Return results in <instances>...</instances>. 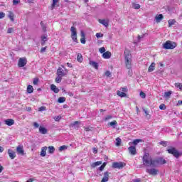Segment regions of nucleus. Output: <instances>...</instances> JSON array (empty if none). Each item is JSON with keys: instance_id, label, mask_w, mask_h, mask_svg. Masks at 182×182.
Wrapping results in <instances>:
<instances>
[{"instance_id": "1", "label": "nucleus", "mask_w": 182, "mask_h": 182, "mask_svg": "<svg viewBox=\"0 0 182 182\" xmlns=\"http://www.w3.org/2000/svg\"><path fill=\"white\" fill-rule=\"evenodd\" d=\"M142 163L145 167H154V159L150 156L149 153H145L143 156Z\"/></svg>"}, {"instance_id": "2", "label": "nucleus", "mask_w": 182, "mask_h": 182, "mask_svg": "<svg viewBox=\"0 0 182 182\" xmlns=\"http://www.w3.org/2000/svg\"><path fill=\"white\" fill-rule=\"evenodd\" d=\"M124 56L127 69H132V53H130V50L126 49L124 53Z\"/></svg>"}, {"instance_id": "3", "label": "nucleus", "mask_w": 182, "mask_h": 182, "mask_svg": "<svg viewBox=\"0 0 182 182\" xmlns=\"http://www.w3.org/2000/svg\"><path fill=\"white\" fill-rule=\"evenodd\" d=\"M177 47V43L171 41H167L165 43L163 44L164 49H174Z\"/></svg>"}, {"instance_id": "4", "label": "nucleus", "mask_w": 182, "mask_h": 182, "mask_svg": "<svg viewBox=\"0 0 182 182\" xmlns=\"http://www.w3.org/2000/svg\"><path fill=\"white\" fill-rule=\"evenodd\" d=\"M71 38L73 42L77 43V32L76 31V28L72 26L70 28Z\"/></svg>"}, {"instance_id": "5", "label": "nucleus", "mask_w": 182, "mask_h": 182, "mask_svg": "<svg viewBox=\"0 0 182 182\" xmlns=\"http://www.w3.org/2000/svg\"><path fill=\"white\" fill-rule=\"evenodd\" d=\"M167 151L168 153H169V154H173L174 157H176V159H178V157H180V153L174 147H171V149H168Z\"/></svg>"}, {"instance_id": "6", "label": "nucleus", "mask_w": 182, "mask_h": 182, "mask_svg": "<svg viewBox=\"0 0 182 182\" xmlns=\"http://www.w3.org/2000/svg\"><path fill=\"white\" fill-rule=\"evenodd\" d=\"M146 171L150 176H157L159 174V169H156L154 167H152L151 168H146Z\"/></svg>"}, {"instance_id": "7", "label": "nucleus", "mask_w": 182, "mask_h": 182, "mask_svg": "<svg viewBox=\"0 0 182 182\" xmlns=\"http://www.w3.org/2000/svg\"><path fill=\"white\" fill-rule=\"evenodd\" d=\"M154 167H157L159 164H166V163H167V161H166L165 159L163 158H158L156 159H154Z\"/></svg>"}, {"instance_id": "8", "label": "nucleus", "mask_w": 182, "mask_h": 182, "mask_svg": "<svg viewBox=\"0 0 182 182\" xmlns=\"http://www.w3.org/2000/svg\"><path fill=\"white\" fill-rule=\"evenodd\" d=\"M28 63V60L25 58H19L18 66V68H23V66L26 65V63Z\"/></svg>"}, {"instance_id": "9", "label": "nucleus", "mask_w": 182, "mask_h": 182, "mask_svg": "<svg viewBox=\"0 0 182 182\" xmlns=\"http://www.w3.org/2000/svg\"><path fill=\"white\" fill-rule=\"evenodd\" d=\"M113 168H119V170L124 167V163L123 162H114L112 164Z\"/></svg>"}, {"instance_id": "10", "label": "nucleus", "mask_w": 182, "mask_h": 182, "mask_svg": "<svg viewBox=\"0 0 182 182\" xmlns=\"http://www.w3.org/2000/svg\"><path fill=\"white\" fill-rule=\"evenodd\" d=\"M16 152L20 154L21 156H23L25 154V151L23 150V146L18 145L16 147Z\"/></svg>"}, {"instance_id": "11", "label": "nucleus", "mask_w": 182, "mask_h": 182, "mask_svg": "<svg viewBox=\"0 0 182 182\" xmlns=\"http://www.w3.org/2000/svg\"><path fill=\"white\" fill-rule=\"evenodd\" d=\"M164 16H163V14H157L155 18H154V21L156 23H160V22H161V21H163Z\"/></svg>"}, {"instance_id": "12", "label": "nucleus", "mask_w": 182, "mask_h": 182, "mask_svg": "<svg viewBox=\"0 0 182 182\" xmlns=\"http://www.w3.org/2000/svg\"><path fill=\"white\" fill-rule=\"evenodd\" d=\"M7 153L11 160H14V159H15V157H16V154L11 149H8Z\"/></svg>"}, {"instance_id": "13", "label": "nucleus", "mask_w": 182, "mask_h": 182, "mask_svg": "<svg viewBox=\"0 0 182 182\" xmlns=\"http://www.w3.org/2000/svg\"><path fill=\"white\" fill-rule=\"evenodd\" d=\"M128 150L130 153V154H132V156H136V154H137V151H136V146H131L128 148Z\"/></svg>"}, {"instance_id": "14", "label": "nucleus", "mask_w": 182, "mask_h": 182, "mask_svg": "<svg viewBox=\"0 0 182 182\" xmlns=\"http://www.w3.org/2000/svg\"><path fill=\"white\" fill-rule=\"evenodd\" d=\"M98 21L100 23H101V25L105 26V28H107V26H109V20L99 19Z\"/></svg>"}, {"instance_id": "15", "label": "nucleus", "mask_w": 182, "mask_h": 182, "mask_svg": "<svg viewBox=\"0 0 182 182\" xmlns=\"http://www.w3.org/2000/svg\"><path fill=\"white\" fill-rule=\"evenodd\" d=\"M109 181V172H105L104 176L101 181V182H108Z\"/></svg>"}, {"instance_id": "16", "label": "nucleus", "mask_w": 182, "mask_h": 182, "mask_svg": "<svg viewBox=\"0 0 182 182\" xmlns=\"http://www.w3.org/2000/svg\"><path fill=\"white\" fill-rule=\"evenodd\" d=\"M46 150H48V146L42 147L41 152L40 154L41 157H45L46 156Z\"/></svg>"}, {"instance_id": "17", "label": "nucleus", "mask_w": 182, "mask_h": 182, "mask_svg": "<svg viewBox=\"0 0 182 182\" xmlns=\"http://www.w3.org/2000/svg\"><path fill=\"white\" fill-rule=\"evenodd\" d=\"M112 56V53L107 51L102 54V58L104 59H110Z\"/></svg>"}, {"instance_id": "18", "label": "nucleus", "mask_w": 182, "mask_h": 182, "mask_svg": "<svg viewBox=\"0 0 182 182\" xmlns=\"http://www.w3.org/2000/svg\"><path fill=\"white\" fill-rule=\"evenodd\" d=\"M57 75L58 76H61V77H63L65 76V71H63V70L60 68H59L58 70H57Z\"/></svg>"}, {"instance_id": "19", "label": "nucleus", "mask_w": 182, "mask_h": 182, "mask_svg": "<svg viewBox=\"0 0 182 182\" xmlns=\"http://www.w3.org/2000/svg\"><path fill=\"white\" fill-rule=\"evenodd\" d=\"M90 66H92V68H95V69H99V64L93 60H90Z\"/></svg>"}, {"instance_id": "20", "label": "nucleus", "mask_w": 182, "mask_h": 182, "mask_svg": "<svg viewBox=\"0 0 182 182\" xmlns=\"http://www.w3.org/2000/svg\"><path fill=\"white\" fill-rule=\"evenodd\" d=\"M50 90L54 92V93H59V88L56 87V85L52 84L50 85Z\"/></svg>"}, {"instance_id": "21", "label": "nucleus", "mask_w": 182, "mask_h": 182, "mask_svg": "<svg viewBox=\"0 0 182 182\" xmlns=\"http://www.w3.org/2000/svg\"><path fill=\"white\" fill-rule=\"evenodd\" d=\"M5 123L7 126H13L15 124V121L12 119H7L5 121Z\"/></svg>"}, {"instance_id": "22", "label": "nucleus", "mask_w": 182, "mask_h": 182, "mask_svg": "<svg viewBox=\"0 0 182 182\" xmlns=\"http://www.w3.org/2000/svg\"><path fill=\"white\" fill-rule=\"evenodd\" d=\"M154 69H156V63H152L148 69L149 72H153V70H154Z\"/></svg>"}, {"instance_id": "23", "label": "nucleus", "mask_w": 182, "mask_h": 182, "mask_svg": "<svg viewBox=\"0 0 182 182\" xmlns=\"http://www.w3.org/2000/svg\"><path fill=\"white\" fill-rule=\"evenodd\" d=\"M41 41H42L41 45H42V46H43L45 45V42H47V41H48V36H46V35L42 36Z\"/></svg>"}, {"instance_id": "24", "label": "nucleus", "mask_w": 182, "mask_h": 182, "mask_svg": "<svg viewBox=\"0 0 182 182\" xmlns=\"http://www.w3.org/2000/svg\"><path fill=\"white\" fill-rule=\"evenodd\" d=\"M39 132L41 133V134H46V133H48V129L45 127H40Z\"/></svg>"}, {"instance_id": "25", "label": "nucleus", "mask_w": 182, "mask_h": 182, "mask_svg": "<svg viewBox=\"0 0 182 182\" xmlns=\"http://www.w3.org/2000/svg\"><path fill=\"white\" fill-rule=\"evenodd\" d=\"M140 141H141V139H134L132 143L129 142V146H132V144H134V146H137V144H139Z\"/></svg>"}, {"instance_id": "26", "label": "nucleus", "mask_w": 182, "mask_h": 182, "mask_svg": "<svg viewBox=\"0 0 182 182\" xmlns=\"http://www.w3.org/2000/svg\"><path fill=\"white\" fill-rule=\"evenodd\" d=\"M102 163V161H97V162L92 163L91 164V167H92V168H95V167H97V166H100Z\"/></svg>"}, {"instance_id": "27", "label": "nucleus", "mask_w": 182, "mask_h": 182, "mask_svg": "<svg viewBox=\"0 0 182 182\" xmlns=\"http://www.w3.org/2000/svg\"><path fill=\"white\" fill-rule=\"evenodd\" d=\"M117 95L118 96H119L120 97H126V93L124 92L123 91L122 92V91H117Z\"/></svg>"}, {"instance_id": "28", "label": "nucleus", "mask_w": 182, "mask_h": 182, "mask_svg": "<svg viewBox=\"0 0 182 182\" xmlns=\"http://www.w3.org/2000/svg\"><path fill=\"white\" fill-rule=\"evenodd\" d=\"M27 92L29 94L33 93V87L32 85H28L27 87Z\"/></svg>"}, {"instance_id": "29", "label": "nucleus", "mask_w": 182, "mask_h": 182, "mask_svg": "<svg viewBox=\"0 0 182 182\" xmlns=\"http://www.w3.org/2000/svg\"><path fill=\"white\" fill-rule=\"evenodd\" d=\"M48 153H50V154H53V153H55V147L53 146H48Z\"/></svg>"}, {"instance_id": "30", "label": "nucleus", "mask_w": 182, "mask_h": 182, "mask_svg": "<svg viewBox=\"0 0 182 182\" xmlns=\"http://www.w3.org/2000/svg\"><path fill=\"white\" fill-rule=\"evenodd\" d=\"M58 103H65L66 102V98L65 97H60L58 100Z\"/></svg>"}, {"instance_id": "31", "label": "nucleus", "mask_w": 182, "mask_h": 182, "mask_svg": "<svg viewBox=\"0 0 182 182\" xmlns=\"http://www.w3.org/2000/svg\"><path fill=\"white\" fill-rule=\"evenodd\" d=\"M168 26H173V25H174V23H176V20L174 19H171L168 21Z\"/></svg>"}, {"instance_id": "32", "label": "nucleus", "mask_w": 182, "mask_h": 182, "mask_svg": "<svg viewBox=\"0 0 182 182\" xmlns=\"http://www.w3.org/2000/svg\"><path fill=\"white\" fill-rule=\"evenodd\" d=\"M143 110L145 113V116H146V119H150L151 117V116L149 114V112L147 111V109H144Z\"/></svg>"}, {"instance_id": "33", "label": "nucleus", "mask_w": 182, "mask_h": 182, "mask_svg": "<svg viewBox=\"0 0 182 182\" xmlns=\"http://www.w3.org/2000/svg\"><path fill=\"white\" fill-rule=\"evenodd\" d=\"M132 8H134V9H140V4L133 3L132 4Z\"/></svg>"}, {"instance_id": "34", "label": "nucleus", "mask_w": 182, "mask_h": 182, "mask_svg": "<svg viewBox=\"0 0 182 182\" xmlns=\"http://www.w3.org/2000/svg\"><path fill=\"white\" fill-rule=\"evenodd\" d=\"M175 87H177L179 90H182V84L179 82L175 83Z\"/></svg>"}, {"instance_id": "35", "label": "nucleus", "mask_w": 182, "mask_h": 182, "mask_svg": "<svg viewBox=\"0 0 182 182\" xmlns=\"http://www.w3.org/2000/svg\"><path fill=\"white\" fill-rule=\"evenodd\" d=\"M77 60L78 62H80L82 63V60H83V58L82 57V54H78L77 56Z\"/></svg>"}, {"instance_id": "36", "label": "nucleus", "mask_w": 182, "mask_h": 182, "mask_svg": "<svg viewBox=\"0 0 182 182\" xmlns=\"http://www.w3.org/2000/svg\"><path fill=\"white\" fill-rule=\"evenodd\" d=\"M116 146L117 147H119V146H120L121 143H122V139L120 138H117L116 139Z\"/></svg>"}, {"instance_id": "37", "label": "nucleus", "mask_w": 182, "mask_h": 182, "mask_svg": "<svg viewBox=\"0 0 182 182\" xmlns=\"http://www.w3.org/2000/svg\"><path fill=\"white\" fill-rule=\"evenodd\" d=\"M146 35L147 34H142L141 36H138V42H141V41H143V38H144V36H146Z\"/></svg>"}, {"instance_id": "38", "label": "nucleus", "mask_w": 182, "mask_h": 182, "mask_svg": "<svg viewBox=\"0 0 182 182\" xmlns=\"http://www.w3.org/2000/svg\"><path fill=\"white\" fill-rule=\"evenodd\" d=\"M9 18L11 22H14V13L10 11L9 14Z\"/></svg>"}, {"instance_id": "39", "label": "nucleus", "mask_w": 182, "mask_h": 182, "mask_svg": "<svg viewBox=\"0 0 182 182\" xmlns=\"http://www.w3.org/2000/svg\"><path fill=\"white\" fill-rule=\"evenodd\" d=\"M62 76L58 75V77L55 78V82L57 83H60V82H62Z\"/></svg>"}, {"instance_id": "40", "label": "nucleus", "mask_w": 182, "mask_h": 182, "mask_svg": "<svg viewBox=\"0 0 182 182\" xmlns=\"http://www.w3.org/2000/svg\"><path fill=\"white\" fill-rule=\"evenodd\" d=\"M68 149V146L66 145H63L59 147L60 151H63V150H66Z\"/></svg>"}, {"instance_id": "41", "label": "nucleus", "mask_w": 182, "mask_h": 182, "mask_svg": "<svg viewBox=\"0 0 182 182\" xmlns=\"http://www.w3.org/2000/svg\"><path fill=\"white\" fill-rule=\"evenodd\" d=\"M59 2V0H53V4L51 6L52 9H53V8H55V6H56V4Z\"/></svg>"}, {"instance_id": "42", "label": "nucleus", "mask_w": 182, "mask_h": 182, "mask_svg": "<svg viewBox=\"0 0 182 182\" xmlns=\"http://www.w3.org/2000/svg\"><path fill=\"white\" fill-rule=\"evenodd\" d=\"M106 162H104L103 164L99 168L100 171H103L105 170V167H106Z\"/></svg>"}, {"instance_id": "43", "label": "nucleus", "mask_w": 182, "mask_h": 182, "mask_svg": "<svg viewBox=\"0 0 182 182\" xmlns=\"http://www.w3.org/2000/svg\"><path fill=\"white\" fill-rule=\"evenodd\" d=\"M171 96V91H168L164 93V97H170Z\"/></svg>"}, {"instance_id": "44", "label": "nucleus", "mask_w": 182, "mask_h": 182, "mask_svg": "<svg viewBox=\"0 0 182 182\" xmlns=\"http://www.w3.org/2000/svg\"><path fill=\"white\" fill-rule=\"evenodd\" d=\"M110 119H113V116L112 115H107L105 118V121L107 122V120H110Z\"/></svg>"}, {"instance_id": "45", "label": "nucleus", "mask_w": 182, "mask_h": 182, "mask_svg": "<svg viewBox=\"0 0 182 182\" xmlns=\"http://www.w3.org/2000/svg\"><path fill=\"white\" fill-rule=\"evenodd\" d=\"M140 97H141V99H146V93H144L143 91H141L139 93Z\"/></svg>"}, {"instance_id": "46", "label": "nucleus", "mask_w": 182, "mask_h": 182, "mask_svg": "<svg viewBox=\"0 0 182 182\" xmlns=\"http://www.w3.org/2000/svg\"><path fill=\"white\" fill-rule=\"evenodd\" d=\"M116 124H117V121H112V122L109 123V125L112 126V127L116 126Z\"/></svg>"}, {"instance_id": "47", "label": "nucleus", "mask_w": 182, "mask_h": 182, "mask_svg": "<svg viewBox=\"0 0 182 182\" xmlns=\"http://www.w3.org/2000/svg\"><path fill=\"white\" fill-rule=\"evenodd\" d=\"M96 38H103V33H97L95 35Z\"/></svg>"}, {"instance_id": "48", "label": "nucleus", "mask_w": 182, "mask_h": 182, "mask_svg": "<svg viewBox=\"0 0 182 182\" xmlns=\"http://www.w3.org/2000/svg\"><path fill=\"white\" fill-rule=\"evenodd\" d=\"M33 85H38V83H39V79L38 78H34L33 80Z\"/></svg>"}, {"instance_id": "49", "label": "nucleus", "mask_w": 182, "mask_h": 182, "mask_svg": "<svg viewBox=\"0 0 182 182\" xmlns=\"http://www.w3.org/2000/svg\"><path fill=\"white\" fill-rule=\"evenodd\" d=\"M161 110H166V105L164 104H161L159 106Z\"/></svg>"}, {"instance_id": "50", "label": "nucleus", "mask_w": 182, "mask_h": 182, "mask_svg": "<svg viewBox=\"0 0 182 182\" xmlns=\"http://www.w3.org/2000/svg\"><path fill=\"white\" fill-rule=\"evenodd\" d=\"M41 25L43 28V31H44V32H46V26L45 24H43V21L41 22Z\"/></svg>"}, {"instance_id": "51", "label": "nucleus", "mask_w": 182, "mask_h": 182, "mask_svg": "<svg viewBox=\"0 0 182 182\" xmlns=\"http://www.w3.org/2000/svg\"><path fill=\"white\" fill-rule=\"evenodd\" d=\"M99 50L101 53H105L106 52V48H105V47H102L99 49Z\"/></svg>"}, {"instance_id": "52", "label": "nucleus", "mask_w": 182, "mask_h": 182, "mask_svg": "<svg viewBox=\"0 0 182 182\" xmlns=\"http://www.w3.org/2000/svg\"><path fill=\"white\" fill-rule=\"evenodd\" d=\"M160 144L161 146H164V147H166L167 146V141H162L160 142Z\"/></svg>"}, {"instance_id": "53", "label": "nucleus", "mask_w": 182, "mask_h": 182, "mask_svg": "<svg viewBox=\"0 0 182 182\" xmlns=\"http://www.w3.org/2000/svg\"><path fill=\"white\" fill-rule=\"evenodd\" d=\"M60 119H62V117H60V116H56L54 117V120L55 122H59V120H60Z\"/></svg>"}, {"instance_id": "54", "label": "nucleus", "mask_w": 182, "mask_h": 182, "mask_svg": "<svg viewBox=\"0 0 182 182\" xmlns=\"http://www.w3.org/2000/svg\"><path fill=\"white\" fill-rule=\"evenodd\" d=\"M45 110H46V107H41L38 108L39 112H45Z\"/></svg>"}, {"instance_id": "55", "label": "nucleus", "mask_w": 182, "mask_h": 182, "mask_svg": "<svg viewBox=\"0 0 182 182\" xmlns=\"http://www.w3.org/2000/svg\"><path fill=\"white\" fill-rule=\"evenodd\" d=\"M14 28H9L7 30V33H13Z\"/></svg>"}, {"instance_id": "56", "label": "nucleus", "mask_w": 182, "mask_h": 182, "mask_svg": "<svg viewBox=\"0 0 182 182\" xmlns=\"http://www.w3.org/2000/svg\"><path fill=\"white\" fill-rule=\"evenodd\" d=\"M21 2V0H13V5H18Z\"/></svg>"}, {"instance_id": "57", "label": "nucleus", "mask_w": 182, "mask_h": 182, "mask_svg": "<svg viewBox=\"0 0 182 182\" xmlns=\"http://www.w3.org/2000/svg\"><path fill=\"white\" fill-rule=\"evenodd\" d=\"M3 18H5V13L0 12V19H2Z\"/></svg>"}, {"instance_id": "58", "label": "nucleus", "mask_w": 182, "mask_h": 182, "mask_svg": "<svg viewBox=\"0 0 182 182\" xmlns=\"http://www.w3.org/2000/svg\"><path fill=\"white\" fill-rule=\"evenodd\" d=\"M80 42H81V43L85 45V43H86V39L85 38H82L80 39Z\"/></svg>"}, {"instance_id": "59", "label": "nucleus", "mask_w": 182, "mask_h": 182, "mask_svg": "<svg viewBox=\"0 0 182 182\" xmlns=\"http://www.w3.org/2000/svg\"><path fill=\"white\" fill-rule=\"evenodd\" d=\"M77 124H79V122L75 121L73 124H71V126L73 127H75V126H76Z\"/></svg>"}, {"instance_id": "60", "label": "nucleus", "mask_w": 182, "mask_h": 182, "mask_svg": "<svg viewBox=\"0 0 182 182\" xmlns=\"http://www.w3.org/2000/svg\"><path fill=\"white\" fill-rule=\"evenodd\" d=\"M33 126L36 129H38L39 127V124H38V122H33Z\"/></svg>"}, {"instance_id": "61", "label": "nucleus", "mask_w": 182, "mask_h": 182, "mask_svg": "<svg viewBox=\"0 0 182 182\" xmlns=\"http://www.w3.org/2000/svg\"><path fill=\"white\" fill-rule=\"evenodd\" d=\"M110 75H112L110 71H106L105 72V76H107V77H109V76H110Z\"/></svg>"}, {"instance_id": "62", "label": "nucleus", "mask_w": 182, "mask_h": 182, "mask_svg": "<svg viewBox=\"0 0 182 182\" xmlns=\"http://www.w3.org/2000/svg\"><path fill=\"white\" fill-rule=\"evenodd\" d=\"M128 75L129 76H132L133 75V71L132 70V68L129 70Z\"/></svg>"}, {"instance_id": "63", "label": "nucleus", "mask_w": 182, "mask_h": 182, "mask_svg": "<svg viewBox=\"0 0 182 182\" xmlns=\"http://www.w3.org/2000/svg\"><path fill=\"white\" fill-rule=\"evenodd\" d=\"M46 48H47V47L42 48L41 50V53L45 52L46 50Z\"/></svg>"}, {"instance_id": "64", "label": "nucleus", "mask_w": 182, "mask_h": 182, "mask_svg": "<svg viewBox=\"0 0 182 182\" xmlns=\"http://www.w3.org/2000/svg\"><path fill=\"white\" fill-rule=\"evenodd\" d=\"M182 105V101L179 100L178 101L177 106H181Z\"/></svg>"}]
</instances>
